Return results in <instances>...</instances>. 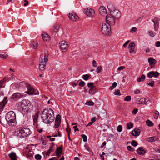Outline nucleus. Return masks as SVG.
I'll return each mask as SVG.
<instances>
[{"label": "nucleus", "instance_id": "59", "mask_svg": "<svg viewBox=\"0 0 160 160\" xmlns=\"http://www.w3.org/2000/svg\"><path fill=\"white\" fill-rule=\"evenodd\" d=\"M102 69V66H98L97 69V72L98 73H99L101 72V71Z\"/></svg>", "mask_w": 160, "mask_h": 160}, {"label": "nucleus", "instance_id": "4", "mask_svg": "<svg viewBox=\"0 0 160 160\" xmlns=\"http://www.w3.org/2000/svg\"><path fill=\"white\" fill-rule=\"evenodd\" d=\"M108 8L110 10V14L117 19H118L121 16V14L119 11L116 9L113 5L110 4L108 5Z\"/></svg>", "mask_w": 160, "mask_h": 160}, {"label": "nucleus", "instance_id": "62", "mask_svg": "<svg viewBox=\"0 0 160 160\" xmlns=\"http://www.w3.org/2000/svg\"><path fill=\"white\" fill-rule=\"evenodd\" d=\"M137 30V28H136L133 27L130 30V32L131 33H133L135 32Z\"/></svg>", "mask_w": 160, "mask_h": 160}, {"label": "nucleus", "instance_id": "48", "mask_svg": "<svg viewBox=\"0 0 160 160\" xmlns=\"http://www.w3.org/2000/svg\"><path fill=\"white\" fill-rule=\"evenodd\" d=\"M101 127L102 128V130L103 131H105L107 130V128H108V126L106 125H102L101 126Z\"/></svg>", "mask_w": 160, "mask_h": 160}, {"label": "nucleus", "instance_id": "53", "mask_svg": "<svg viewBox=\"0 0 160 160\" xmlns=\"http://www.w3.org/2000/svg\"><path fill=\"white\" fill-rule=\"evenodd\" d=\"M159 115V112H158V111H157V112L155 113L154 116V118L156 119H157L158 118V115Z\"/></svg>", "mask_w": 160, "mask_h": 160}, {"label": "nucleus", "instance_id": "30", "mask_svg": "<svg viewBox=\"0 0 160 160\" xmlns=\"http://www.w3.org/2000/svg\"><path fill=\"white\" fill-rule=\"evenodd\" d=\"M145 78L146 77L145 75L144 74H142L140 77H139L137 79V81L139 82L143 81L145 79Z\"/></svg>", "mask_w": 160, "mask_h": 160}, {"label": "nucleus", "instance_id": "45", "mask_svg": "<svg viewBox=\"0 0 160 160\" xmlns=\"http://www.w3.org/2000/svg\"><path fill=\"white\" fill-rule=\"evenodd\" d=\"M124 100L126 101H130L131 100V97L130 96H127L124 98Z\"/></svg>", "mask_w": 160, "mask_h": 160}, {"label": "nucleus", "instance_id": "36", "mask_svg": "<svg viewBox=\"0 0 160 160\" xmlns=\"http://www.w3.org/2000/svg\"><path fill=\"white\" fill-rule=\"evenodd\" d=\"M8 56V55L5 53H0V57L3 58H6Z\"/></svg>", "mask_w": 160, "mask_h": 160}, {"label": "nucleus", "instance_id": "35", "mask_svg": "<svg viewBox=\"0 0 160 160\" xmlns=\"http://www.w3.org/2000/svg\"><path fill=\"white\" fill-rule=\"evenodd\" d=\"M6 78H4L3 79L0 81V89L3 87L2 85L6 81Z\"/></svg>", "mask_w": 160, "mask_h": 160}, {"label": "nucleus", "instance_id": "43", "mask_svg": "<svg viewBox=\"0 0 160 160\" xmlns=\"http://www.w3.org/2000/svg\"><path fill=\"white\" fill-rule=\"evenodd\" d=\"M89 78V75L88 74L84 75L82 76L83 79L85 80H87Z\"/></svg>", "mask_w": 160, "mask_h": 160}, {"label": "nucleus", "instance_id": "1", "mask_svg": "<svg viewBox=\"0 0 160 160\" xmlns=\"http://www.w3.org/2000/svg\"><path fill=\"white\" fill-rule=\"evenodd\" d=\"M32 107L31 102L27 99H23L18 104V109L21 110H28Z\"/></svg>", "mask_w": 160, "mask_h": 160}, {"label": "nucleus", "instance_id": "19", "mask_svg": "<svg viewBox=\"0 0 160 160\" xmlns=\"http://www.w3.org/2000/svg\"><path fill=\"white\" fill-rule=\"evenodd\" d=\"M48 116L47 118L46 119L47 122H44L46 123H50L54 121V116H53L50 114V115H48Z\"/></svg>", "mask_w": 160, "mask_h": 160}, {"label": "nucleus", "instance_id": "42", "mask_svg": "<svg viewBox=\"0 0 160 160\" xmlns=\"http://www.w3.org/2000/svg\"><path fill=\"white\" fill-rule=\"evenodd\" d=\"M154 29L155 31L158 30L159 27V24L154 23Z\"/></svg>", "mask_w": 160, "mask_h": 160}, {"label": "nucleus", "instance_id": "5", "mask_svg": "<svg viewBox=\"0 0 160 160\" xmlns=\"http://www.w3.org/2000/svg\"><path fill=\"white\" fill-rule=\"evenodd\" d=\"M102 34L105 35H110L111 32L110 25H106L105 23L102 24Z\"/></svg>", "mask_w": 160, "mask_h": 160}, {"label": "nucleus", "instance_id": "15", "mask_svg": "<svg viewBox=\"0 0 160 160\" xmlns=\"http://www.w3.org/2000/svg\"><path fill=\"white\" fill-rule=\"evenodd\" d=\"M48 111H43L42 114L41 115V117L43 120V122H47L46 120L48 116V115H50L51 114H49L48 113Z\"/></svg>", "mask_w": 160, "mask_h": 160}, {"label": "nucleus", "instance_id": "37", "mask_svg": "<svg viewBox=\"0 0 160 160\" xmlns=\"http://www.w3.org/2000/svg\"><path fill=\"white\" fill-rule=\"evenodd\" d=\"M38 117L35 116L34 118H33V124L35 125L36 126L37 125V120H38Z\"/></svg>", "mask_w": 160, "mask_h": 160}, {"label": "nucleus", "instance_id": "32", "mask_svg": "<svg viewBox=\"0 0 160 160\" xmlns=\"http://www.w3.org/2000/svg\"><path fill=\"white\" fill-rule=\"evenodd\" d=\"M133 125L132 122H129L127 124V128L128 129H130L131 128L133 127Z\"/></svg>", "mask_w": 160, "mask_h": 160}, {"label": "nucleus", "instance_id": "28", "mask_svg": "<svg viewBox=\"0 0 160 160\" xmlns=\"http://www.w3.org/2000/svg\"><path fill=\"white\" fill-rule=\"evenodd\" d=\"M62 150V147H58L56 150V153L57 155L59 156V155H60L61 152Z\"/></svg>", "mask_w": 160, "mask_h": 160}, {"label": "nucleus", "instance_id": "40", "mask_svg": "<svg viewBox=\"0 0 160 160\" xmlns=\"http://www.w3.org/2000/svg\"><path fill=\"white\" fill-rule=\"evenodd\" d=\"M53 150L52 148V147H51L46 152V154L47 155H49L50 154V153L53 151Z\"/></svg>", "mask_w": 160, "mask_h": 160}, {"label": "nucleus", "instance_id": "54", "mask_svg": "<svg viewBox=\"0 0 160 160\" xmlns=\"http://www.w3.org/2000/svg\"><path fill=\"white\" fill-rule=\"evenodd\" d=\"M3 92L0 89V100L3 98Z\"/></svg>", "mask_w": 160, "mask_h": 160}, {"label": "nucleus", "instance_id": "6", "mask_svg": "<svg viewBox=\"0 0 160 160\" xmlns=\"http://www.w3.org/2000/svg\"><path fill=\"white\" fill-rule=\"evenodd\" d=\"M0 111V122L1 124L3 126L5 127L7 126L8 125L9 126V122L8 121V119H7L6 117H4V115H2V111Z\"/></svg>", "mask_w": 160, "mask_h": 160}, {"label": "nucleus", "instance_id": "61", "mask_svg": "<svg viewBox=\"0 0 160 160\" xmlns=\"http://www.w3.org/2000/svg\"><path fill=\"white\" fill-rule=\"evenodd\" d=\"M92 64L93 66L94 67H96L97 66V63L96 61L94 60H93L92 62Z\"/></svg>", "mask_w": 160, "mask_h": 160}, {"label": "nucleus", "instance_id": "25", "mask_svg": "<svg viewBox=\"0 0 160 160\" xmlns=\"http://www.w3.org/2000/svg\"><path fill=\"white\" fill-rule=\"evenodd\" d=\"M45 63L43 61L42 62L39 64V68L41 70L43 71L46 68Z\"/></svg>", "mask_w": 160, "mask_h": 160}, {"label": "nucleus", "instance_id": "38", "mask_svg": "<svg viewBox=\"0 0 160 160\" xmlns=\"http://www.w3.org/2000/svg\"><path fill=\"white\" fill-rule=\"evenodd\" d=\"M148 33L149 35L152 37H154L156 35L155 33L151 30L149 31H148Z\"/></svg>", "mask_w": 160, "mask_h": 160}, {"label": "nucleus", "instance_id": "47", "mask_svg": "<svg viewBox=\"0 0 160 160\" xmlns=\"http://www.w3.org/2000/svg\"><path fill=\"white\" fill-rule=\"evenodd\" d=\"M135 46V44L133 42L130 43L128 46V48H134Z\"/></svg>", "mask_w": 160, "mask_h": 160}, {"label": "nucleus", "instance_id": "26", "mask_svg": "<svg viewBox=\"0 0 160 160\" xmlns=\"http://www.w3.org/2000/svg\"><path fill=\"white\" fill-rule=\"evenodd\" d=\"M96 88L95 87H93L90 89L89 91V93L90 94H94L96 92Z\"/></svg>", "mask_w": 160, "mask_h": 160}, {"label": "nucleus", "instance_id": "8", "mask_svg": "<svg viewBox=\"0 0 160 160\" xmlns=\"http://www.w3.org/2000/svg\"><path fill=\"white\" fill-rule=\"evenodd\" d=\"M83 12L86 15L90 17H93L95 15L94 11L91 8H85Z\"/></svg>", "mask_w": 160, "mask_h": 160}, {"label": "nucleus", "instance_id": "27", "mask_svg": "<svg viewBox=\"0 0 160 160\" xmlns=\"http://www.w3.org/2000/svg\"><path fill=\"white\" fill-rule=\"evenodd\" d=\"M30 46L31 48L33 49H36L38 47V44L37 42L34 41L31 43Z\"/></svg>", "mask_w": 160, "mask_h": 160}, {"label": "nucleus", "instance_id": "16", "mask_svg": "<svg viewBox=\"0 0 160 160\" xmlns=\"http://www.w3.org/2000/svg\"><path fill=\"white\" fill-rule=\"evenodd\" d=\"M55 122V123L54 127L55 128H57L59 126L61 122L60 116L59 115L57 116L56 117Z\"/></svg>", "mask_w": 160, "mask_h": 160}, {"label": "nucleus", "instance_id": "50", "mask_svg": "<svg viewBox=\"0 0 160 160\" xmlns=\"http://www.w3.org/2000/svg\"><path fill=\"white\" fill-rule=\"evenodd\" d=\"M152 137L153 142L157 141L159 139L158 137L157 136L154 137Z\"/></svg>", "mask_w": 160, "mask_h": 160}, {"label": "nucleus", "instance_id": "64", "mask_svg": "<svg viewBox=\"0 0 160 160\" xmlns=\"http://www.w3.org/2000/svg\"><path fill=\"white\" fill-rule=\"evenodd\" d=\"M155 46L156 47H160V41L157 42L155 44Z\"/></svg>", "mask_w": 160, "mask_h": 160}, {"label": "nucleus", "instance_id": "57", "mask_svg": "<svg viewBox=\"0 0 160 160\" xmlns=\"http://www.w3.org/2000/svg\"><path fill=\"white\" fill-rule=\"evenodd\" d=\"M22 82H20L18 83H15L14 84V86L15 87L17 88H19Z\"/></svg>", "mask_w": 160, "mask_h": 160}, {"label": "nucleus", "instance_id": "51", "mask_svg": "<svg viewBox=\"0 0 160 160\" xmlns=\"http://www.w3.org/2000/svg\"><path fill=\"white\" fill-rule=\"evenodd\" d=\"M122 125H119L118 126L117 128V131L118 132H121L122 131Z\"/></svg>", "mask_w": 160, "mask_h": 160}, {"label": "nucleus", "instance_id": "63", "mask_svg": "<svg viewBox=\"0 0 160 160\" xmlns=\"http://www.w3.org/2000/svg\"><path fill=\"white\" fill-rule=\"evenodd\" d=\"M146 140L148 142H153L152 137L147 138L146 139Z\"/></svg>", "mask_w": 160, "mask_h": 160}, {"label": "nucleus", "instance_id": "9", "mask_svg": "<svg viewBox=\"0 0 160 160\" xmlns=\"http://www.w3.org/2000/svg\"><path fill=\"white\" fill-rule=\"evenodd\" d=\"M150 100L147 98H138L136 100V102L138 104L148 105L150 103Z\"/></svg>", "mask_w": 160, "mask_h": 160}, {"label": "nucleus", "instance_id": "10", "mask_svg": "<svg viewBox=\"0 0 160 160\" xmlns=\"http://www.w3.org/2000/svg\"><path fill=\"white\" fill-rule=\"evenodd\" d=\"M115 18L111 15L110 16H106V19L108 25H114L115 22Z\"/></svg>", "mask_w": 160, "mask_h": 160}, {"label": "nucleus", "instance_id": "13", "mask_svg": "<svg viewBox=\"0 0 160 160\" xmlns=\"http://www.w3.org/2000/svg\"><path fill=\"white\" fill-rule=\"evenodd\" d=\"M68 16L71 20L74 22L78 21V16L76 13L74 12L69 13Z\"/></svg>", "mask_w": 160, "mask_h": 160}, {"label": "nucleus", "instance_id": "23", "mask_svg": "<svg viewBox=\"0 0 160 160\" xmlns=\"http://www.w3.org/2000/svg\"><path fill=\"white\" fill-rule=\"evenodd\" d=\"M148 61L149 64L151 68L152 67V66L154 65L155 63L156 62V60L153 58H150L148 59Z\"/></svg>", "mask_w": 160, "mask_h": 160}, {"label": "nucleus", "instance_id": "17", "mask_svg": "<svg viewBox=\"0 0 160 160\" xmlns=\"http://www.w3.org/2000/svg\"><path fill=\"white\" fill-rule=\"evenodd\" d=\"M23 97V95L19 92L13 93L12 96V98L14 100H17Z\"/></svg>", "mask_w": 160, "mask_h": 160}, {"label": "nucleus", "instance_id": "31", "mask_svg": "<svg viewBox=\"0 0 160 160\" xmlns=\"http://www.w3.org/2000/svg\"><path fill=\"white\" fill-rule=\"evenodd\" d=\"M48 52L46 51V52L45 53L44 57V60L45 62H47L48 60Z\"/></svg>", "mask_w": 160, "mask_h": 160}, {"label": "nucleus", "instance_id": "18", "mask_svg": "<svg viewBox=\"0 0 160 160\" xmlns=\"http://www.w3.org/2000/svg\"><path fill=\"white\" fill-rule=\"evenodd\" d=\"M101 118L103 119L107 117V112L106 111H101L99 112L96 113Z\"/></svg>", "mask_w": 160, "mask_h": 160}, {"label": "nucleus", "instance_id": "46", "mask_svg": "<svg viewBox=\"0 0 160 160\" xmlns=\"http://www.w3.org/2000/svg\"><path fill=\"white\" fill-rule=\"evenodd\" d=\"M85 104L90 106H93L94 105V102L92 101H89L86 102Z\"/></svg>", "mask_w": 160, "mask_h": 160}, {"label": "nucleus", "instance_id": "56", "mask_svg": "<svg viewBox=\"0 0 160 160\" xmlns=\"http://www.w3.org/2000/svg\"><path fill=\"white\" fill-rule=\"evenodd\" d=\"M87 85H88V87L91 88H92V87H95L94 86L93 83L92 82H90V83H88V84Z\"/></svg>", "mask_w": 160, "mask_h": 160}, {"label": "nucleus", "instance_id": "2", "mask_svg": "<svg viewBox=\"0 0 160 160\" xmlns=\"http://www.w3.org/2000/svg\"><path fill=\"white\" fill-rule=\"evenodd\" d=\"M31 133L30 130L28 128H21L15 131V134L22 138L26 137L29 135Z\"/></svg>", "mask_w": 160, "mask_h": 160}, {"label": "nucleus", "instance_id": "14", "mask_svg": "<svg viewBox=\"0 0 160 160\" xmlns=\"http://www.w3.org/2000/svg\"><path fill=\"white\" fill-rule=\"evenodd\" d=\"M159 75V73L157 71L154 72L152 71L148 72L147 74L148 77L150 78H151L152 77L155 78L157 77Z\"/></svg>", "mask_w": 160, "mask_h": 160}, {"label": "nucleus", "instance_id": "33", "mask_svg": "<svg viewBox=\"0 0 160 160\" xmlns=\"http://www.w3.org/2000/svg\"><path fill=\"white\" fill-rule=\"evenodd\" d=\"M146 123L147 125L149 126H152L153 125V122L149 120H146Z\"/></svg>", "mask_w": 160, "mask_h": 160}, {"label": "nucleus", "instance_id": "52", "mask_svg": "<svg viewBox=\"0 0 160 160\" xmlns=\"http://www.w3.org/2000/svg\"><path fill=\"white\" fill-rule=\"evenodd\" d=\"M82 136L83 138V140L84 142H86L87 141V136L85 134H82Z\"/></svg>", "mask_w": 160, "mask_h": 160}, {"label": "nucleus", "instance_id": "3", "mask_svg": "<svg viewBox=\"0 0 160 160\" xmlns=\"http://www.w3.org/2000/svg\"><path fill=\"white\" fill-rule=\"evenodd\" d=\"M8 121L9 122V126H14L15 125L16 117L15 112L12 111H10L7 113L6 116Z\"/></svg>", "mask_w": 160, "mask_h": 160}, {"label": "nucleus", "instance_id": "55", "mask_svg": "<svg viewBox=\"0 0 160 160\" xmlns=\"http://www.w3.org/2000/svg\"><path fill=\"white\" fill-rule=\"evenodd\" d=\"M35 158L37 160H40L41 159V156L39 154H37L35 156Z\"/></svg>", "mask_w": 160, "mask_h": 160}, {"label": "nucleus", "instance_id": "21", "mask_svg": "<svg viewBox=\"0 0 160 160\" xmlns=\"http://www.w3.org/2000/svg\"><path fill=\"white\" fill-rule=\"evenodd\" d=\"M140 131L138 129H135L133 130L131 132V134L133 136H138L140 134Z\"/></svg>", "mask_w": 160, "mask_h": 160}, {"label": "nucleus", "instance_id": "49", "mask_svg": "<svg viewBox=\"0 0 160 160\" xmlns=\"http://www.w3.org/2000/svg\"><path fill=\"white\" fill-rule=\"evenodd\" d=\"M114 94L115 95H121L120 92L119 90L117 89L114 92Z\"/></svg>", "mask_w": 160, "mask_h": 160}, {"label": "nucleus", "instance_id": "41", "mask_svg": "<svg viewBox=\"0 0 160 160\" xmlns=\"http://www.w3.org/2000/svg\"><path fill=\"white\" fill-rule=\"evenodd\" d=\"M131 144L132 146L136 147L138 145V143L136 141H135L134 140H133L131 142Z\"/></svg>", "mask_w": 160, "mask_h": 160}, {"label": "nucleus", "instance_id": "60", "mask_svg": "<svg viewBox=\"0 0 160 160\" xmlns=\"http://www.w3.org/2000/svg\"><path fill=\"white\" fill-rule=\"evenodd\" d=\"M127 149L129 151H134V149L131 146H128L127 147Z\"/></svg>", "mask_w": 160, "mask_h": 160}, {"label": "nucleus", "instance_id": "20", "mask_svg": "<svg viewBox=\"0 0 160 160\" xmlns=\"http://www.w3.org/2000/svg\"><path fill=\"white\" fill-rule=\"evenodd\" d=\"M7 97H4L3 100L2 102H0V109L3 108L5 104L7 102Z\"/></svg>", "mask_w": 160, "mask_h": 160}, {"label": "nucleus", "instance_id": "22", "mask_svg": "<svg viewBox=\"0 0 160 160\" xmlns=\"http://www.w3.org/2000/svg\"><path fill=\"white\" fill-rule=\"evenodd\" d=\"M137 152L139 155H143L145 153V151L143 147H139L137 150Z\"/></svg>", "mask_w": 160, "mask_h": 160}, {"label": "nucleus", "instance_id": "29", "mask_svg": "<svg viewBox=\"0 0 160 160\" xmlns=\"http://www.w3.org/2000/svg\"><path fill=\"white\" fill-rule=\"evenodd\" d=\"M42 38L44 41H47L49 38V36L48 34L43 33L42 35Z\"/></svg>", "mask_w": 160, "mask_h": 160}, {"label": "nucleus", "instance_id": "39", "mask_svg": "<svg viewBox=\"0 0 160 160\" xmlns=\"http://www.w3.org/2000/svg\"><path fill=\"white\" fill-rule=\"evenodd\" d=\"M60 28V26L58 25H56L54 26V29H53V31L54 32H56L58 31V29Z\"/></svg>", "mask_w": 160, "mask_h": 160}, {"label": "nucleus", "instance_id": "44", "mask_svg": "<svg viewBox=\"0 0 160 160\" xmlns=\"http://www.w3.org/2000/svg\"><path fill=\"white\" fill-rule=\"evenodd\" d=\"M159 19L156 18H155L153 20H152V22L153 23L159 24Z\"/></svg>", "mask_w": 160, "mask_h": 160}, {"label": "nucleus", "instance_id": "34", "mask_svg": "<svg viewBox=\"0 0 160 160\" xmlns=\"http://www.w3.org/2000/svg\"><path fill=\"white\" fill-rule=\"evenodd\" d=\"M33 153L32 151H30L29 152H27L26 155L27 157H31L33 156Z\"/></svg>", "mask_w": 160, "mask_h": 160}, {"label": "nucleus", "instance_id": "24", "mask_svg": "<svg viewBox=\"0 0 160 160\" xmlns=\"http://www.w3.org/2000/svg\"><path fill=\"white\" fill-rule=\"evenodd\" d=\"M8 156L11 160H17L16 154L14 152H12L9 154Z\"/></svg>", "mask_w": 160, "mask_h": 160}, {"label": "nucleus", "instance_id": "12", "mask_svg": "<svg viewBox=\"0 0 160 160\" xmlns=\"http://www.w3.org/2000/svg\"><path fill=\"white\" fill-rule=\"evenodd\" d=\"M61 49L63 51H66L68 47L67 42L65 41H62L59 43Z\"/></svg>", "mask_w": 160, "mask_h": 160}, {"label": "nucleus", "instance_id": "58", "mask_svg": "<svg viewBox=\"0 0 160 160\" xmlns=\"http://www.w3.org/2000/svg\"><path fill=\"white\" fill-rule=\"evenodd\" d=\"M85 85V82L84 81H82L79 83V86L81 87H83Z\"/></svg>", "mask_w": 160, "mask_h": 160}, {"label": "nucleus", "instance_id": "11", "mask_svg": "<svg viewBox=\"0 0 160 160\" xmlns=\"http://www.w3.org/2000/svg\"><path fill=\"white\" fill-rule=\"evenodd\" d=\"M98 11L99 14L102 16L105 17L107 15L106 9L104 7L101 6L99 8Z\"/></svg>", "mask_w": 160, "mask_h": 160}, {"label": "nucleus", "instance_id": "7", "mask_svg": "<svg viewBox=\"0 0 160 160\" xmlns=\"http://www.w3.org/2000/svg\"><path fill=\"white\" fill-rule=\"evenodd\" d=\"M26 86L28 89V91L25 92L26 93L31 95L38 94H39L38 92V93L36 92L35 90L30 84L27 83Z\"/></svg>", "mask_w": 160, "mask_h": 160}]
</instances>
